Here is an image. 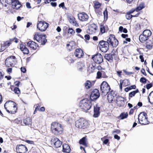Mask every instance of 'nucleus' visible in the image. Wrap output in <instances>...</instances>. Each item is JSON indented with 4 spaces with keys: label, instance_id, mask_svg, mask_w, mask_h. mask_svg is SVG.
<instances>
[{
    "label": "nucleus",
    "instance_id": "25",
    "mask_svg": "<svg viewBox=\"0 0 153 153\" xmlns=\"http://www.w3.org/2000/svg\"><path fill=\"white\" fill-rule=\"evenodd\" d=\"M32 123V120L30 117H26L24 119L23 122L22 126H31Z\"/></svg>",
    "mask_w": 153,
    "mask_h": 153
},
{
    "label": "nucleus",
    "instance_id": "45",
    "mask_svg": "<svg viewBox=\"0 0 153 153\" xmlns=\"http://www.w3.org/2000/svg\"><path fill=\"white\" fill-rule=\"evenodd\" d=\"M1 3L5 6H7L6 4H9L10 3V0H0Z\"/></svg>",
    "mask_w": 153,
    "mask_h": 153
},
{
    "label": "nucleus",
    "instance_id": "40",
    "mask_svg": "<svg viewBox=\"0 0 153 153\" xmlns=\"http://www.w3.org/2000/svg\"><path fill=\"white\" fill-rule=\"evenodd\" d=\"M139 14V13H138L137 16L134 15L133 16L130 14L128 12H127L126 15V18L128 20H130L131 18L133 17H137V16Z\"/></svg>",
    "mask_w": 153,
    "mask_h": 153
},
{
    "label": "nucleus",
    "instance_id": "55",
    "mask_svg": "<svg viewBox=\"0 0 153 153\" xmlns=\"http://www.w3.org/2000/svg\"><path fill=\"white\" fill-rule=\"evenodd\" d=\"M20 84V82L19 81H16L15 82H14V84L15 85L14 86L15 87V86H16V87H19Z\"/></svg>",
    "mask_w": 153,
    "mask_h": 153
},
{
    "label": "nucleus",
    "instance_id": "47",
    "mask_svg": "<svg viewBox=\"0 0 153 153\" xmlns=\"http://www.w3.org/2000/svg\"><path fill=\"white\" fill-rule=\"evenodd\" d=\"M94 7L96 9L99 8L101 6V4L98 1H96L94 2Z\"/></svg>",
    "mask_w": 153,
    "mask_h": 153
},
{
    "label": "nucleus",
    "instance_id": "19",
    "mask_svg": "<svg viewBox=\"0 0 153 153\" xmlns=\"http://www.w3.org/2000/svg\"><path fill=\"white\" fill-rule=\"evenodd\" d=\"M19 49L24 54H28L30 53L25 43H22L20 44Z\"/></svg>",
    "mask_w": 153,
    "mask_h": 153
},
{
    "label": "nucleus",
    "instance_id": "9",
    "mask_svg": "<svg viewBox=\"0 0 153 153\" xmlns=\"http://www.w3.org/2000/svg\"><path fill=\"white\" fill-rule=\"evenodd\" d=\"M98 46L100 50L103 53L106 52L109 48L107 40L106 41L103 40L100 41L99 43Z\"/></svg>",
    "mask_w": 153,
    "mask_h": 153
},
{
    "label": "nucleus",
    "instance_id": "20",
    "mask_svg": "<svg viewBox=\"0 0 153 153\" xmlns=\"http://www.w3.org/2000/svg\"><path fill=\"white\" fill-rule=\"evenodd\" d=\"M79 19L81 21L85 22L87 21L88 19V16L85 13L82 12L78 14Z\"/></svg>",
    "mask_w": 153,
    "mask_h": 153
},
{
    "label": "nucleus",
    "instance_id": "12",
    "mask_svg": "<svg viewBox=\"0 0 153 153\" xmlns=\"http://www.w3.org/2000/svg\"><path fill=\"white\" fill-rule=\"evenodd\" d=\"M16 60L15 56H11L8 57L5 61V64L7 67H13Z\"/></svg>",
    "mask_w": 153,
    "mask_h": 153
},
{
    "label": "nucleus",
    "instance_id": "54",
    "mask_svg": "<svg viewBox=\"0 0 153 153\" xmlns=\"http://www.w3.org/2000/svg\"><path fill=\"white\" fill-rule=\"evenodd\" d=\"M123 71L124 72L125 74L127 75H130L133 74V72L127 71L126 70H123Z\"/></svg>",
    "mask_w": 153,
    "mask_h": 153
},
{
    "label": "nucleus",
    "instance_id": "31",
    "mask_svg": "<svg viewBox=\"0 0 153 153\" xmlns=\"http://www.w3.org/2000/svg\"><path fill=\"white\" fill-rule=\"evenodd\" d=\"M10 88L12 91H13L15 94L19 95L21 93V91L18 87H16L13 85H11Z\"/></svg>",
    "mask_w": 153,
    "mask_h": 153
},
{
    "label": "nucleus",
    "instance_id": "30",
    "mask_svg": "<svg viewBox=\"0 0 153 153\" xmlns=\"http://www.w3.org/2000/svg\"><path fill=\"white\" fill-rule=\"evenodd\" d=\"M122 99H123V98L122 97H118L116 100V103L117 106L119 107H123L124 106L125 104V102L123 100H122Z\"/></svg>",
    "mask_w": 153,
    "mask_h": 153
},
{
    "label": "nucleus",
    "instance_id": "22",
    "mask_svg": "<svg viewBox=\"0 0 153 153\" xmlns=\"http://www.w3.org/2000/svg\"><path fill=\"white\" fill-rule=\"evenodd\" d=\"M12 7L13 9H18L22 6V4L18 0H11Z\"/></svg>",
    "mask_w": 153,
    "mask_h": 153
},
{
    "label": "nucleus",
    "instance_id": "18",
    "mask_svg": "<svg viewBox=\"0 0 153 153\" xmlns=\"http://www.w3.org/2000/svg\"><path fill=\"white\" fill-rule=\"evenodd\" d=\"M27 46L33 50H36L39 49V46L38 44L36 42L30 41L27 43Z\"/></svg>",
    "mask_w": 153,
    "mask_h": 153
},
{
    "label": "nucleus",
    "instance_id": "39",
    "mask_svg": "<svg viewBox=\"0 0 153 153\" xmlns=\"http://www.w3.org/2000/svg\"><path fill=\"white\" fill-rule=\"evenodd\" d=\"M152 33L149 30H145L143 32V34L148 38L151 35Z\"/></svg>",
    "mask_w": 153,
    "mask_h": 153
},
{
    "label": "nucleus",
    "instance_id": "27",
    "mask_svg": "<svg viewBox=\"0 0 153 153\" xmlns=\"http://www.w3.org/2000/svg\"><path fill=\"white\" fill-rule=\"evenodd\" d=\"M130 84L129 81L128 79H125L123 80H120L119 85L120 89L121 91H122V85L124 86H126Z\"/></svg>",
    "mask_w": 153,
    "mask_h": 153
},
{
    "label": "nucleus",
    "instance_id": "62",
    "mask_svg": "<svg viewBox=\"0 0 153 153\" xmlns=\"http://www.w3.org/2000/svg\"><path fill=\"white\" fill-rule=\"evenodd\" d=\"M141 72L143 75L145 76H146L147 75L146 74L145 72V70L144 69L142 68L141 70Z\"/></svg>",
    "mask_w": 153,
    "mask_h": 153
},
{
    "label": "nucleus",
    "instance_id": "34",
    "mask_svg": "<svg viewBox=\"0 0 153 153\" xmlns=\"http://www.w3.org/2000/svg\"><path fill=\"white\" fill-rule=\"evenodd\" d=\"M153 40H147L146 43V48L149 49H151L153 46Z\"/></svg>",
    "mask_w": 153,
    "mask_h": 153
},
{
    "label": "nucleus",
    "instance_id": "33",
    "mask_svg": "<svg viewBox=\"0 0 153 153\" xmlns=\"http://www.w3.org/2000/svg\"><path fill=\"white\" fill-rule=\"evenodd\" d=\"M77 68L79 71H82L85 68V66L84 63L79 62L77 63Z\"/></svg>",
    "mask_w": 153,
    "mask_h": 153
},
{
    "label": "nucleus",
    "instance_id": "58",
    "mask_svg": "<svg viewBox=\"0 0 153 153\" xmlns=\"http://www.w3.org/2000/svg\"><path fill=\"white\" fill-rule=\"evenodd\" d=\"M152 86V84L150 83L146 85V88L147 89H149Z\"/></svg>",
    "mask_w": 153,
    "mask_h": 153
},
{
    "label": "nucleus",
    "instance_id": "48",
    "mask_svg": "<svg viewBox=\"0 0 153 153\" xmlns=\"http://www.w3.org/2000/svg\"><path fill=\"white\" fill-rule=\"evenodd\" d=\"M119 31L122 32V31L125 33H127L128 32V30L126 28H123V27L120 26L119 27Z\"/></svg>",
    "mask_w": 153,
    "mask_h": 153
},
{
    "label": "nucleus",
    "instance_id": "4",
    "mask_svg": "<svg viewBox=\"0 0 153 153\" xmlns=\"http://www.w3.org/2000/svg\"><path fill=\"white\" fill-rule=\"evenodd\" d=\"M104 57L110 63L113 62L114 60L117 61L119 59L117 52L114 49L112 50L111 53L105 54Z\"/></svg>",
    "mask_w": 153,
    "mask_h": 153
},
{
    "label": "nucleus",
    "instance_id": "28",
    "mask_svg": "<svg viewBox=\"0 0 153 153\" xmlns=\"http://www.w3.org/2000/svg\"><path fill=\"white\" fill-rule=\"evenodd\" d=\"M100 107L98 106L97 105L94 106L93 117H98L100 114Z\"/></svg>",
    "mask_w": 153,
    "mask_h": 153
},
{
    "label": "nucleus",
    "instance_id": "7",
    "mask_svg": "<svg viewBox=\"0 0 153 153\" xmlns=\"http://www.w3.org/2000/svg\"><path fill=\"white\" fill-rule=\"evenodd\" d=\"M110 89V86L108 83L105 81L102 82L100 86V90L102 95L103 96L106 95Z\"/></svg>",
    "mask_w": 153,
    "mask_h": 153
},
{
    "label": "nucleus",
    "instance_id": "38",
    "mask_svg": "<svg viewBox=\"0 0 153 153\" xmlns=\"http://www.w3.org/2000/svg\"><path fill=\"white\" fill-rule=\"evenodd\" d=\"M148 38L146 36H145L143 34H141L140 35L139 37L140 41L142 43L146 41L147 40Z\"/></svg>",
    "mask_w": 153,
    "mask_h": 153
},
{
    "label": "nucleus",
    "instance_id": "57",
    "mask_svg": "<svg viewBox=\"0 0 153 153\" xmlns=\"http://www.w3.org/2000/svg\"><path fill=\"white\" fill-rule=\"evenodd\" d=\"M7 72L9 74L12 73V68H9L7 69Z\"/></svg>",
    "mask_w": 153,
    "mask_h": 153
},
{
    "label": "nucleus",
    "instance_id": "23",
    "mask_svg": "<svg viewBox=\"0 0 153 153\" xmlns=\"http://www.w3.org/2000/svg\"><path fill=\"white\" fill-rule=\"evenodd\" d=\"M95 80H87L84 84V86L87 89H89L93 87L95 83Z\"/></svg>",
    "mask_w": 153,
    "mask_h": 153
},
{
    "label": "nucleus",
    "instance_id": "46",
    "mask_svg": "<svg viewBox=\"0 0 153 153\" xmlns=\"http://www.w3.org/2000/svg\"><path fill=\"white\" fill-rule=\"evenodd\" d=\"M14 122L17 124H19L21 125H22V120L19 118H17L15 119L14 120Z\"/></svg>",
    "mask_w": 153,
    "mask_h": 153
},
{
    "label": "nucleus",
    "instance_id": "59",
    "mask_svg": "<svg viewBox=\"0 0 153 153\" xmlns=\"http://www.w3.org/2000/svg\"><path fill=\"white\" fill-rule=\"evenodd\" d=\"M131 41V39L130 38H126L125 39V41H123V43L124 44L126 43L127 44V42H130Z\"/></svg>",
    "mask_w": 153,
    "mask_h": 153
},
{
    "label": "nucleus",
    "instance_id": "26",
    "mask_svg": "<svg viewBox=\"0 0 153 153\" xmlns=\"http://www.w3.org/2000/svg\"><path fill=\"white\" fill-rule=\"evenodd\" d=\"M116 95L114 91H111L107 96V99L108 102L110 103H112L113 101L114 100Z\"/></svg>",
    "mask_w": 153,
    "mask_h": 153
},
{
    "label": "nucleus",
    "instance_id": "10",
    "mask_svg": "<svg viewBox=\"0 0 153 153\" xmlns=\"http://www.w3.org/2000/svg\"><path fill=\"white\" fill-rule=\"evenodd\" d=\"M146 113L143 112L140 113L138 115V119L140 124L143 125H145L149 124Z\"/></svg>",
    "mask_w": 153,
    "mask_h": 153
},
{
    "label": "nucleus",
    "instance_id": "21",
    "mask_svg": "<svg viewBox=\"0 0 153 153\" xmlns=\"http://www.w3.org/2000/svg\"><path fill=\"white\" fill-rule=\"evenodd\" d=\"M79 143V144L82 145L85 147H87L89 146V144L87 136H85L80 139Z\"/></svg>",
    "mask_w": 153,
    "mask_h": 153
},
{
    "label": "nucleus",
    "instance_id": "60",
    "mask_svg": "<svg viewBox=\"0 0 153 153\" xmlns=\"http://www.w3.org/2000/svg\"><path fill=\"white\" fill-rule=\"evenodd\" d=\"M136 11L135 8H133L128 11V13L129 14H131L134 12L135 11Z\"/></svg>",
    "mask_w": 153,
    "mask_h": 153
},
{
    "label": "nucleus",
    "instance_id": "63",
    "mask_svg": "<svg viewBox=\"0 0 153 153\" xmlns=\"http://www.w3.org/2000/svg\"><path fill=\"white\" fill-rule=\"evenodd\" d=\"M72 24L73 25H74L76 26V27H78L79 26L78 24L77 23V21L76 20V19L75 20V21H74Z\"/></svg>",
    "mask_w": 153,
    "mask_h": 153
},
{
    "label": "nucleus",
    "instance_id": "43",
    "mask_svg": "<svg viewBox=\"0 0 153 153\" xmlns=\"http://www.w3.org/2000/svg\"><path fill=\"white\" fill-rule=\"evenodd\" d=\"M145 7L144 4H140L135 9L136 11L138 12Z\"/></svg>",
    "mask_w": 153,
    "mask_h": 153
},
{
    "label": "nucleus",
    "instance_id": "17",
    "mask_svg": "<svg viewBox=\"0 0 153 153\" xmlns=\"http://www.w3.org/2000/svg\"><path fill=\"white\" fill-rule=\"evenodd\" d=\"M51 142L52 144H53L54 146L56 148L60 147L62 144V142L57 137L52 138L51 140Z\"/></svg>",
    "mask_w": 153,
    "mask_h": 153
},
{
    "label": "nucleus",
    "instance_id": "61",
    "mask_svg": "<svg viewBox=\"0 0 153 153\" xmlns=\"http://www.w3.org/2000/svg\"><path fill=\"white\" fill-rule=\"evenodd\" d=\"M36 107L35 108V109L36 110H37L38 111H39L41 107V105L40 104H36Z\"/></svg>",
    "mask_w": 153,
    "mask_h": 153
},
{
    "label": "nucleus",
    "instance_id": "52",
    "mask_svg": "<svg viewBox=\"0 0 153 153\" xmlns=\"http://www.w3.org/2000/svg\"><path fill=\"white\" fill-rule=\"evenodd\" d=\"M147 80L144 77H142L140 78V82H141L143 83H146Z\"/></svg>",
    "mask_w": 153,
    "mask_h": 153
},
{
    "label": "nucleus",
    "instance_id": "51",
    "mask_svg": "<svg viewBox=\"0 0 153 153\" xmlns=\"http://www.w3.org/2000/svg\"><path fill=\"white\" fill-rule=\"evenodd\" d=\"M73 46L71 45L69 43L67 44L66 45L67 49L69 51H70L73 50Z\"/></svg>",
    "mask_w": 153,
    "mask_h": 153
},
{
    "label": "nucleus",
    "instance_id": "6",
    "mask_svg": "<svg viewBox=\"0 0 153 153\" xmlns=\"http://www.w3.org/2000/svg\"><path fill=\"white\" fill-rule=\"evenodd\" d=\"M89 123L84 118H80L76 120L75 122V126L80 129H85L89 127Z\"/></svg>",
    "mask_w": 153,
    "mask_h": 153
},
{
    "label": "nucleus",
    "instance_id": "64",
    "mask_svg": "<svg viewBox=\"0 0 153 153\" xmlns=\"http://www.w3.org/2000/svg\"><path fill=\"white\" fill-rule=\"evenodd\" d=\"M85 39L87 40H89L90 39V36L88 34H86L84 36Z\"/></svg>",
    "mask_w": 153,
    "mask_h": 153
},
{
    "label": "nucleus",
    "instance_id": "53",
    "mask_svg": "<svg viewBox=\"0 0 153 153\" xmlns=\"http://www.w3.org/2000/svg\"><path fill=\"white\" fill-rule=\"evenodd\" d=\"M67 60L68 61V62L70 63H73L74 62V60L71 58L70 57H67Z\"/></svg>",
    "mask_w": 153,
    "mask_h": 153
},
{
    "label": "nucleus",
    "instance_id": "5",
    "mask_svg": "<svg viewBox=\"0 0 153 153\" xmlns=\"http://www.w3.org/2000/svg\"><path fill=\"white\" fill-rule=\"evenodd\" d=\"M33 39L40 43L42 45H44L47 42L46 36L44 34L36 33L34 36Z\"/></svg>",
    "mask_w": 153,
    "mask_h": 153
},
{
    "label": "nucleus",
    "instance_id": "2",
    "mask_svg": "<svg viewBox=\"0 0 153 153\" xmlns=\"http://www.w3.org/2000/svg\"><path fill=\"white\" fill-rule=\"evenodd\" d=\"M92 104L91 100L87 98H85L81 100L79 103V107L82 111L87 112L91 107Z\"/></svg>",
    "mask_w": 153,
    "mask_h": 153
},
{
    "label": "nucleus",
    "instance_id": "24",
    "mask_svg": "<svg viewBox=\"0 0 153 153\" xmlns=\"http://www.w3.org/2000/svg\"><path fill=\"white\" fill-rule=\"evenodd\" d=\"M74 53L75 56L79 58H82L84 55L83 51L80 48L76 49Z\"/></svg>",
    "mask_w": 153,
    "mask_h": 153
},
{
    "label": "nucleus",
    "instance_id": "14",
    "mask_svg": "<svg viewBox=\"0 0 153 153\" xmlns=\"http://www.w3.org/2000/svg\"><path fill=\"white\" fill-rule=\"evenodd\" d=\"M100 95L99 90L97 89H94L91 92L90 99L92 101H94L100 97Z\"/></svg>",
    "mask_w": 153,
    "mask_h": 153
},
{
    "label": "nucleus",
    "instance_id": "41",
    "mask_svg": "<svg viewBox=\"0 0 153 153\" xmlns=\"http://www.w3.org/2000/svg\"><path fill=\"white\" fill-rule=\"evenodd\" d=\"M95 69V65H94L93 64H92V65L91 67H90V66H89L88 69V71L89 74L92 73L94 72Z\"/></svg>",
    "mask_w": 153,
    "mask_h": 153
},
{
    "label": "nucleus",
    "instance_id": "32",
    "mask_svg": "<svg viewBox=\"0 0 153 153\" xmlns=\"http://www.w3.org/2000/svg\"><path fill=\"white\" fill-rule=\"evenodd\" d=\"M102 77L103 78H106L108 76L105 75V73L103 71H99L97 74V78L100 79Z\"/></svg>",
    "mask_w": 153,
    "mask_h": 153
},
{
    "label": "nucleus",
    "instance_id": "16",
    "mask_svg": "<svg viewBox=\"0 0 153 153\" xmlns=\"http://www.w3.org/2000/svg\"><path fill=\"white\" fill-rule=\"evenodd\" d=\"M16 149L17 153H26L28 150L26 146L22 144L17 145Z\"/></svg>",
    "mask_w": 153,
    "mask_h": 153
},
{
    "label": "nucleus",
    "instance_id": "13",
    "mask_svg": "<svg viewBox=\"0 0 153 153\" xmlns=\"http://www.w3.org/2000/svg\"><path fill=\"white\" fill-rule=\"evenodd\" d=\"M91 59L95 63L98 65L101 64L103 62V58L102 56L100 53H97L92 56Z\"/></svg>",
    "mask_w": 153,
    "mask_h": 153
},
{
    "label": "nucleus",
    "instance_id": "15",
    "mask_svg": "<svg viewBox=\"0 0 153 153\" xmlns=\"http://www.w3.org/2000/svg\"><path fill=\"white\" fill-rule=\"evenodd\" d=\"M97 29V26L94 23L90 24L87 30V33L90 34L95 33Z\"/></svg>",
    "mask_w": 153,
    "mask_h": 153
},
{
    "label": "nucleus",
    "instance_id": "29",
    "mask_svg": "<svg viewBox=\"0 0 153 153\" xmlns=\"http://www.w3.org/2000/svg\"><path fill=\"white\" fill-rule=\"evenodd\" d=\"M62 152L65 153H70L71 151L70 146L68 144L64 143L62 145Z\"/></svg>",
    "mask_w": 153,
    "mask_h": 153
},
{
    "label": "nucleus",
    "instance_id": "1",
    "mask_svg": "<svg viewBox=\"0 0 153 153\" xmlns=\"http://www.w3.org/2000/svg\"><path fill=\"white\" fill-rule=\"evenodd\" d=\"M51 129L52 133L54 135L57 136L63 133L64 127L62 125L58 122H53L51 124Z\"/></svg>",
    "mask_w": 153,
    "mask_h": 153
},
{
    "label": "nucleus",
    "instance_id": "11",
    "mask_svg": "<svg viewBox=\"0 0 153 153\" xmlns=\"http://www.w3.org/2000/svg\"><path fill=\"white\" fill-rule=\"evenodd\" d=\"M49 24L44 21H38L37 28L42 32L45 31L49 26Z\"/></svg>",
    "mask_w": 153,
    "mask_h": 153
},
{
    "label": "nucleus",
    "instance_id": "37",
    "mask_svg": "<svg viewBox=\"0 0 153 153\" xmlns=\"http://www.w3.org/2000/svg\"><path fill=\"white\" fill-rule=\"evenodd\" d=\"M139 91L138 89L136 90L133 91L129 93L128 94V99L130 100L131 98L134 97L137 93H139Z\"/></svg>",
    "mask_w": 153,
    "mask_h": 153
},
{
    "label": "nucleus",
    "instance_id": "56",
    "mask_svg": "<svg viewBox=\"0 0 153 153\" xmlns=\"http://www.w3.org/2000/svg\"><path fill=\"white\" fill-rule=\"evenodd\" d=\"M76 19L74 17H72V18H70L69 19V22L71 23L72 24L73 22L75 21V20Z\"/></svg>",
    "mask_w": 153,
    "mask_h": 153
},
{
    "label": "nucleus",
    "instance_id": "49",
    "mask_svg": "<svg viewBox=\"0 0 153 153\" xmlns=\"http://www.w3.org/2000/svg\"><path fill=\"white\" fill-rule=\"evenodd\" d=\"M103 15L104 20H106L108 18V12L106 8L103 12Z\"/></svg>",
    "mask_w": 153,
    "mask_h": 153
},
{
    "label": "nucleus",
    "instance_id": "50",
    "mask_svg": "<svg viewBox=\"0 0 153 153\" xmlns=\"http://www.w3.org/2000/svg\"><path fill=\"white\" fill-rule=\"evenodd\" d=\"M68 33L72 35H74L75 33V31L72 28L69 27L67 30Z\"/></svg>",
    "mask_w": 153,
    "mask_h": 153
},
{
    "label": "nucleus",
    "instance_id": "3",
    "mask_svg": "<svg viewBox=\"0 0 153 153\" xmlns=\"http://www.w3.org/2000/svg\"><path fill=\"white\" fill-rule=\"evenodd\" d=\"M4 107L7 112L11 114H15L17 110L16 104L11 100L7 101L4 105Z\"/></svg>",
    "mask_w": 153,
    "mask_h": 153
},
{
    "label": "nucleus",
    "instance_id": "8",
    "mask_svg": "<svg viewBox=\"0 0 153 153\" xmlns=\"http://www.w3.org/2000/svg\"><path fill=\"white\" fill-rule=\"evenodd\" d=\"M107 40L109 46L112 48H116L119 44L118 40L116 38L114 34L109 35Z\"/></svg>",
    "mask_w": 153,
    "mask_h": 153
},
{
    "label": "nucleus",
    "instance_id": "42",
    "mask_svg": "<svg viewBox=\"0 0 153 153\" xmlns=\"http://www.w3.org/2000/svg\"><path fill=\"white\" fill-rule=\"evenodd\" d=\"M149 101L152 104H153V91L151 92L148 96Z\"/></svg>",
    "mask_w": 153,
    "mask_h": 153
},
{
    "label": "nucleus",
    "instance_id": "35",
    "mask_svg": "<svg viewBox=\"0 0 153 153\" xmlns=\"http://www.w3.org/2000/svg\"><path fill=\"white\" fill-rule=\"evenodd\" d=\"M128 116L127 112H122L121 113L118 117V118L120 120H123L128 117Z\"/></svg>",
    "mask_w": 153,
    "mask_h": 153
},
{
    "label": "nucleus",
    "instance_id": "36",
    "mask_svg": "<svg viewBox=\"0 0 153 153\" xmlns=\"http://www.w3.org/2000/svg\"><path fill=\"white\" fill-rule=\"evenodd\" d=\"M12 40H10V39L9 40L4 42L3 44H1V46L5 48L8 47L12 43Z\"/></svg>",
    "mask_w": 153,
    "mask_h": 153
},
{
    "label": "nucleus",
    "instance_id": "44",
    "mask_svg": "<svg viewBox=\"0 0 153 153\" xmlns=\"http://www.w3.org/2000/svg\"><path fill=\"white\" fill-rule=\"evenodd\" d=\"M105 32V27L103 25H100V33L102 34Z\"/></svg>",
    "mask_w": 153,
    "mask_h": 153
}]
</instances>
